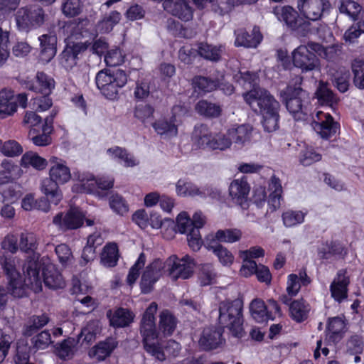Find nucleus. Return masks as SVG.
I'll use <instances>...</instances> for the list:
<instances>
[{
	"mask_svg": "<svg viewBox=\"0 0 364 364\" xmlns=\"http://www.w3.org/2000/svg\"><path fill=\"white\" fill-rule=\"evenodd\" d=\"M21 165L25 168L32 166L37 170H43L46 167L47 161L36 152L27 151L21 159Z\"/></svg>",
	"mask_w": 364,
	"mask_h": 364,
	"instance_id": "de8ad7c7",
	"label": "nucleus"
},
{
	"mask_svg": "<svg viewBox=\"0 0 364 364\" xmlns=\"http://www.w3.org/2000/svg\"><path fill=\"white\" fill-rule=\"evenodd\" d=\"M82 48L80 43L67 46L60 55V63L66 70L72 69L76 65L78 55Z\"/></svg>",
	"mask_w": 364,
	"mask_h": 364,
	"instance_id": "72a5a7b5",
	"label": "nucleus"
},
{
	"mask_svg": "<svg viewBox=\"0 0 364 364\" xmlns=\"http://www.w3.org/2000/svg\"><path fill=\"white\" fill-rule=\"evenodd\" d=\"M250 311L252 318L257 323H264L269 319H274L272 311H269L264 302L259 299H255L251 301Z\"/></svg>",
	"mask_w": 364,
	"mask_h": 364,
	"instance_id": "473e14b6",
	"label": "nucleus"
},
{
	"mask_svg": "<svg viewBox=\"0 0 364 364\" xmlns=\"http://www.w3.org/2000/svg\"><path fill=\"white\" fill-rule=\"evenodd\" d=\"M235 45L237 47L256 48L262 39L259 29L256 26L253 28L251 33L243 28H240L235 31Z\"/></svg>",
	"mask_w": 364,
	"mask_h": 364,
	"instance_id": "393cba45",
	"label": "nucleus"
},
{
	"mask_svg": "<svg viewBox=\"0 0 364 364\" xmlns=\"http://www.w3.org/2000/svg\"><path fill=\"white\" fill-rule=\"evenodd\" d=\"M107 316L110 325L114 328H124L129 326L134 320V314L127 309L119 308L114 311L109 310Z\"/></svg>",
	"mask_w": 364,
	"mask_h": 364,
	"instance_id": "c756f323",
	"label": "nucleus"
},
{
	"mask_svg": "<svg viewBox=\"0 0 364 364\" xmlns=\"http://www.w3.org/2000/svg\"><path fill=\"white\" fill-rule=\"evenodd\" d=\"M197 51L205 59L216 62L220 60L222 47L202 43L199 44Z\"/></svg>",
	"mask_w": 364,
	"mask_h": 364,
	"instance_id": "8fccbe9b",
	"label": "nucleus"
},
{
	"mask_svg": "<svg viewBox=\"0 0 364 364\" xmlns=\"http://www.w3.org/2000/svg\"><path fill=\"white\" fill-rule=\"evenodd\" d=\"M21 187L16 184L8 186L2 191L3 202L15 203L21 196Z\"/></svg>",
	"mask_w": 364,
	"mask_h": 364,
	"instance_id": "0e129e2a",
	"label": "nucleus"
},
{
	"mask_svg": "<svg viewBox=\"0 0 364 364\" xmlns=\"http://www.w3.org/2000/svg\"><path fill=\"white\" fill-rule=\"evenodd\" d=\"M294 65L300 69L302 73L311 72L320 68V60L316 53L312 51L306 45H301L292 52Z\"/></svg>",
	"mask_w": 364,
	"mask_h": 364,
	"instance_id": "9b49d317",
	"label": "nucleus"
},
{
	"mask_svg": "<svg viewBox=\"0 0 364 364\" xmlns=\"http://www.w3.org/2000/svg\"><path fill=\"white\" fill-rule=\"evenodd\" d=\"M0 265L8 279V290L13 296L17 298L24 296L26 287L30 288L34 292L39 291L35 290L32 285L28 284V277L24 271L25 279H22L21 274L16 269V258L11 256H4L0 259Z\"/></svg>",
	"mask_w": 364,
	"mask_h": 364,
	"instance_id": "1a4fd4ad",
	"label": "nucleus"
},
{
	"mask_svg": "<svg viewBox=\"0 0 364 364\" xmlns=\"http://www.w3.org/2000/svg\"><path fill=\"white\" fill-rule=\"evenodd\" d=\"M154 108L148 104H140L134 109V117L143 123L151 120L154 117Z\"/></svg>",
	"mask_w": 364,
	"mask_h": 364,
	"instance_id": "bf43d9fd",
	"label": "nucleus"
},
{
	"mask_svg": "<svg viewBox=\"0 0 364 364\" xmlns=\"http://www.w3.org/2000/svg\"><path fill=\"white\" fill-rule=\"evenodd\" d=\"M171 118L170 121L166 119H159L153 123V127L155 131L161 135L176 136L178 133L177 124Z\"/></svg>",
	"mask_w": 364,
	"mask_h": 364,
	"instance_id": "864d4df0",
	"label": "nucleus"
},
{
	"mask_svg": "<svg viewBox=\"0 0 364 364\" xmlns=\"http://www.w3.org/2000/svg\"><path fill=\"white\" fill-rule=\"evenodd\" d=\"M82 186L88 192H92L97 187L101 190H109L114 186V178L109 176H103L95 178L92 175L81 174L78 176Z\"/></svg>",
	"mask_w": 364,
	"mask_h": 364,
	"instance_id": "a878e982",
	"label": "nucleus"
},
{
	"mask_svg": "<svg viewBox=\"0 0 364 364\" xmlns=\"http://www.w3.org/2000/svg\"><path fill=\"white\" fill-rule=\"evenodd\" d=\"M46 14L42 8L37 6H23L15 14V20L18 29L28 32L32 28L42 26Z\"/></svg>",
	"mask_w": 364,
	"mask_h": 364,
	"instance_id": "9d476101",
	"label": "nucleus"
},
{
	"mask_svg": "<svg viewBox=\"0 0 364 364\" xmlns=\"http://www.w3.org/2000/svg\"><path fill=\"white\" fill-rule=\"evenodd\" d=\"M298 7L306 19L315 21L329 13L331 4L328 0H302Z\"/></svg>",
	"mask_w": 364,
	"mask_h": 364,
	"instance_id": "4468645a",
	"label": "nucleus"
},
{
	"mask_svg": "<svg viewBox=\"0 0 364 364\" xmlns=\"http://www.w3.org/2000/svg\"><path fill=\"white\" fill-rule=\"evenodd\" d=\"M218 319L220 324L228 328L233 336H243L242 302L240 300L220 302Z\"/></svg>",
	"mask_w": 364,
	"mask_h": 364,
	"instance_id": "39448f33",
	"label": "nucleus"
},
{
	"mask_svg": "<svg viewBox=\"0 0 364 364\" xmlns=\"http://www.w3.org/2000/svg\"><path fill=\"white\" fill-rule=\"evenodd\" d=\"M196 111L200 115L207 117H218L220 115L222 109L218 104L201 100L195 107Z\"/></svg>",
	"mask_w": 364,
	"mask_h": 364,
	"instance_id": "a18cd8bd",
	"label": "nucleus"
},
{
	"mask_svg": "<svg viewBox=\"0 0 364 364\" xmlns=\"http://www.w3.org/2000/svg\"><path fill=\"white\" fill-rule=\"evenodd\" d=\"M253 128L247 124L234 125L227 130L225 134H213L203 124L196 125L192 133L193 145L196 148L208 151H224L232 144L242 147L251 141Z\"/></svg>",
	"mask_w": 364,
	"mask_h": 364,
	"instance_id": "f257e3e1",
	"label": "nucleus"
},
{
	"mask_svg": "<svg viewBox=\"0 0 364 364\" xmlns=\"http://www.w3.org/2000/svg\"><path fill=\"white\" fill-rule=\"evenodd\" d=\"M307 211L298 210H287L282 215L284 225L287 228H292L304 222Z\"/></svg>",
	"mask_w": 364,
	"mask_h": 364,
	"instance_id": "c03bdc74",
	"label": "nucleus"
},
{
	"mask_svg": "<svg viewBox=\"0 0 364 364\" xmlns=\"http://www.w3.org/2000/svg\"><path fill=\"white\" fill-rule=\"evenodd\" d=\"M33 348L36 351L44 350L51 343V336L48 331H43L31 339Z\"/></svg>",
	"mask_w": 364,
	"mask_h": 364,
	"instance_id": "e2e57ef3",
	"label": "nucleus"
},
{
	"mask_svg": "<svg viewBox=\"0 0 364 364\" xmlns=\"http://www.w3.org/2000/svg\"><path fill=\"white\" fill-rule=\"evenodd\" d=\"M241 237L242 232L238 229L219 230L216 232L215 235H208L206 238V242L210 240L212 242L219 241L222 242L233 243L239 241Z\"/></svg>",
	"mask_w": 364,
	"mask_h": 364,
	"instance_id": "4c0bfd02",
	"label": "nucleus"
},
{
	"mask_svg": "<svg viewBox=\"0 0 364 364\" xmlns=\"http://www.w3.org/2000/svg\"><path fill=\"white\" fill-rule=\"evenodd\" d=\"M288 111L299 119H306L311 114L309 97L305 90L299 86L288 85L280 93Z\"/></svg>",
	"mask_w": 364,
	"mask_h": 364,
	"instance_id": "0eeeda50",
	"label": "nucleus"
},
{
	"mask_svg": "<svg viewBox=\"0 0 364 364\" xmlns=\"http://www.w3.org/2000/svg\"><path fill=\"white\" fill-rule=\"evenodd\" d=\"M109 205L112 210L121 216L129 212V205L124 197L119 193H112L109 197Z\"/></svg>",
	"mask_w": 364,
	"mask_h": 364,
	"instance_id": "603ef678",
	"label": "nucleus"
},
{
	"mask_svg": "<svg viewBox=\"0 0 364 364\" xmlns=\"http://www.w3.org/2000/svg\"><path fill=\"white\" fill-rule=\"evenodd\" d=\"M41 268L43 269V282L46 287L51 289H62L65 287V283L63 276L55 266L50 263L48 258L46 260L45 264L41 262Z\"/></svg>",
	"mask_w": 364,
	"mask_h": 364,
	"instance_id": "412c9836",
	"label": "nucleus"
},
{
	"mask_svg": "<svg viewBox=\"0 0 364 364\" xmlns=\"http://www.w3.org/2000/svg\"><path fill=\"white\" fill-rule=\"evenodd\" d=\"M344 328L345 323L341 318L334 317L329 319L327 326L329 341H332L334 343L340 341L343 337Z\"/></svg>",
	"mask_w": 364,
	"mask_h": 364,
	"instance_id": "a19ab883",
	"label": "nucleus"
},
{
	"mask_svg": "<svg viewBox=\"0 0 364 364\" xmlns=\"http://www.w3.org/2000/svg\"><path fill=\"white\" fill-rule=\"evenodd\" d=\"M318 100L321 104L330 105L336 102V98L333 92L329 89L328 85L323 82L319 83V85L316 92Z\"/></svg>",
	"mask_w": 364,
	"mask_h": 364,
	"instance_id": "6e6d98bb",
	"label": "nucleus"
},
{
	"mask_svg": "<svg viewBox=\"0 0 364 364\" xmlns=\"http://www.w3.org/2000/svg\"><path fill=\"white\" fill-rule=\"evenodd\" d=\"M205 246L208 250L213 251L223 265L228 266L233 262L234 257L232 254L218 242H212L210 241L208 243V242Z\"/></svg>",
	"mask_w": 364,
	"mask_h": 364,
	"instance_id": "37998d69",
	"label": "nucleus"
},
{
	"mask_svg": "<svg viewBox=\"0 0 364 364\" xmlns=\"http://www.w3.org/2000/svg\"><path fill=\"white\" fill-rule=\"evenodd\" d=\"M198 279L200 286L213 284L216 280V272L211 264H201L198 269Z\"/></svg>",
	"mask_w": 364,
	"mask_h": 364,
	"instance_id": "09e8293b",
	"label": "nucleus"
},
{
	"mask_svg": "<svg viewBox=\"0 0 364 364\" xmlns=\"http://www.w3.org/2000/svg\"><path fill=\"white\" fill-rule=\"evenodd\" d=\"M204 223L205 220L201 212L195 213L192 220L186 212L181 213L176 218L178 231L187 235L188 244L193 251L199 250L203 243L199 229Z\"/></svg>",
	"mask_w": 364,
	"mask_h": 364,
	"instance_id": "423d86ee",
	"label": "nucleus"
},
{
	"mask_svg": "<svg viewBox=\"0 0 364 364\" xmlns=\"http://www.w3.org/2000/svg\"><path fill=\"white\" fill-rule=\"evenodd\" d=\"M1 166V171L5 174V178L9 180L17 178L21 172L19 166L11 160H4Z\"/></svg>",
	"mask_w": 364,
	"mask_h": 364,
	"instance_id": "774afa93",
	"label": "nucleus"
},
{
	"mask_svg": "<svg viewBox=\"0 0 364 364\" xmlns=\"http://www.w3.org/2000/svg\"><path fill=\"white\" fill-rule=\"evenodd\" d=\"M85 215L78 208H70L63 217V213H58L53 220L54 225L60 230H73L80 228L82 223Z\"/></svg>",
	"mask_w": 364,
	"mask_h": 364,
	"instance_id": "2eb2a0df",
	"label": "nucleus"
},
{
	"mask_svg": "<svg viewBox=\"0 0 364 364\" xmlns=\"http://www.w3.org/2000/svg\"><path fill=\"white\" fill-rule=\"evenodd\" d=\"M310 311L309 304L303 299L293 301L290 304L289 313L291 318L298 323L305 321Z\"/></svg>",
	"mask_w": 364,
	"mask_h": 364,
	"instance_id": "c9c22d12",
	"label": "nucleus"
},
{
	"mask_svg": "<svg viewBox=\"0 0 364 364\" xmlns=\"http://www.w3.org/2000/svg\"><path fill=\"white\" fill-rule=\"evenodd\" d=\"M176 188L177 194L180 196L193 197L198 196L205 198L208 196H211L214 193L213 189L208 186L199 188L193 183L183 179L178 181Z\"/></svg>",
	"mask_w": 364,
	"mask_h": 364,
	"instance_id": "b1692460",
	"label": "nucleus"
},
{
	"mask_svg": "<svg viewBox=\"0 0 364 364\" xmlns=\"http://www.w3.org/2000/svg\"><path fill=\"white\" fill-rule=\"evenodd\" d=\"M192 85L195 90L207 93L216 90L219 87V80L212 77L197 75L193 78Z\"/></svg>",
	"mask_w": 364,
	"mask_h": 364,
	"instance_id": "e433bc0d",
	"label": "nucleus"
},
{
	"mask_svg": "<svg viewBox=\"0 0 364 364\" xmlns=\"http://www.w3.org/2000/svg\"><path fill=\"white\" fill-rule=\"evenodd\" d=\"M351 67L355 85L360 89H364V60L355 59Z\"/></svg>",
	"mask_w": 364,
	"mask_h": 364,
	"instance_id": "4d7b16f0",
	"label": "nucleus"
},
{
	"mask_svg": "<svg viewBox=\"0 0 364 364\" xmlns=\"http://www.w3.org/2000/svg\"><path fill=\"white\" fill-rule=\"evenodd\" d=\"M249 191L250 186L245 180H234L229 187L230 196L235 203L240 205L242 208H247V198Z\"/></svg>",
	"mask_w": 364,
	"mask_h": 364,
	"instance_id": "bb28decb",
	"label": "nucleus"
},
{
	"mask_svg": "<svg viewBox=\"0 0 364 364\" xmlns=\"http://www.w3.org/2000/svg\"><path fill=\"white\" fill-rule=\"evenodd\" d=\"M158 306L152 302L143 314L140 325V334L144 350L159 361L166 360V355L162 346L156 341L158 333L156 329L154 315Z\"/></svg>",
	"mask_w": 364,
	"mask_h": 364,
	"instance_id": "20e7f679",
	"label": "nucleus"
},
{
	"mask_svg": "<svg viewBox=\"0 0 364 364\" xmlns=\"http://www.w3.org/2000/svg\"><path fill=\"white\" fill-rule=\"evenodd\" d=\"M279 18L294 31L304 33L309 30L310 23L299 16L297 11L291 6L282 7Z\"/></svg>",
	"mask_w": 364,
	"mask_h": 364,
	"instance_id": "a211bd4d",
	"label": "nucleus"
},
{
	"mask_svg": "<svg viewBox=\"0 0 364 364\" xmlns=\"http://www.w3.org/2000/svg\"><path fill=\"white\" fill-rule=\"evenodd\" d=\"M107 153L113 159H118L126 167H133L138 164L135 158L125 149L114 146L107 149Z\"/></svg>",
	"mask_w": 364,
	"mask_h": 364,
	"instance_id": "ea45409f",
	"label": "nucleus"
},
{
	"mask_svg": "<svg viewBox=\"0 0 364 364\" xmlns=\"http://www.w3.org/2000/svg\"><path fill=\"white\" fill-rule=\"evenodd\" d=\"M170 259H173V263L169 270V274L173 279H186L192 276L194 262L189 255H185L181 259H178L176 256Z\"/></svg>",
	"mask_w": 364,
	"mask_h": 364,
	"instance_id": "dca6fc26",
	"label": "nucleus"
},
{
	"mask_svg": "<svg viewBox=\"0 0 364 364\" xmlns=\"http://www.w3.org/2000/svg\"><path fill=\"white\" fill-rule=\"evenodd\" d=\"M146 262V256L142 252L139 255L134 264L129 269L127 277V283L131 286L135 283L139 275L140 269L144 266Z\"/></svg>",
	"mask_w": 364,
	"mask_h": 364,
	"instance_id": "052dcab7",
	"label": "nucleus"
},
{
	"mask_svg": "<svg viewBox=\"0 0 364 364\" xmlns=\"http://www.w3.org/2000/svg\"><path fill=\"white\" fill-rule=\"evenodd\" d=\"M161 276V266L159 262H154L146 267L140 282L141 291L144 294L149 293L154 284Z\"/></svg>",
	"mask_w": 364,
	"mask_h": 364,
	"instance_id": "cd10ccee",
	"label": "nucleus"
},
{
	"mask_svg": "<svg viewBox=\"0 0 364 364\" xmlns=\"http://www.w3.org/2000/svg\"><path fill=\"white\" fill-rule=\"evenodd\" d=\"M119 251L115 243H109L103 248L101 253V263L107 267H114L118 261Z\"/></svg>",
	"mask_w": 364,
	"mask_h": 364,
	"instance_id": "49530a36",
	"label": "nucleus"
},
{
	"mask_svg": "<svg viewBox=\"0 0 364 364\" xmlns=\"http://www.w3.org/2000/svg\"><path fill=\"white\" fill-rule=\"evenodd\" d=\"M121 18L120 13L114 11H112L108 16L104 17L98 23V29L102 33H109L113 27L119 23Z\"/></svg>",
	"mask_w": 364,
	"mask_h": 364,
	"instance_id": "5fc2aeb1",
	"label": "nucleus"
},
{
	"mask_svg": "<svg viewBox=\"0 0 364 364\" xmlns=\"http://www.w3.org/2000/svg\"><path fill=\"white\" fill-rule=\"evenodd\" d=\"M50 177L60 184L68 182L71 178V173L66 163L55 157L50 159Z\"/></svg>",
	"mask_w": 364,
	"mask_h": 364,
	"instance_id": "c85d7f7f",
	"label": "nucleus"
},
{
	"mask_svg": "<svg viewBox=\"0 0 364 364\" xmlns=\"http://www.w3.org/2000/svg\"><path fill=\"white\" fill-rule=\"evenodd\" d=\"M243 98L252 110L262 115V124L266 132H272L279 128L280 105L267 90L254 87L243 94Z\"/></svg>",
	"mask_w": 364,
	"mask_h": 364,
	"instance_id": "f03ea898",
	"label": "nucleus"
},
{
	"mask_svg": "<svg viewBox=\"0 0 364 364\" xmlns=\"http://www.w3.org/2000/svg\"><path fill=\"white\" fill-rule=\"evenodd\" d=\"M346 270L340 269L330 285L331 296L338 302H341L348 296V287L350 284Z\"/></svg>",
	"mask_w": 364,
	"mask_h": 364,
	"instance_id": "aec40b11",
	"label": "nucleus"
},
{
	"mask_svg": "<svg viewBox=\"0 0 364 364\" xmlns=\"http://www.w3.org/2000/svg\"><path fill=\"white\" fill-rule=\"evenodd\" d=\"M124 56L119 48L108 50L105 55V62L107 66L114 67L124 63Z\"/></svg>",
	"mask_w": 364,
	"mask_h": 364,
	"instance_id": "338daca9",
	"label": "nucleus"
},
{
	"mask_svg": "<svg viewBox=\"0 0 364 364\" xmlns=\"http://www.w3.org/2000/svg\"><path fill=\"white\" fill-rule=\"evenodd\" d=\"M339 11L355 19L361 11V6L353 0H340Z\"/></svg>",
	"mask_w": 364,
	"mask_h": 364,
	"instance_id": "13d9d810",
	"label": "nucleus"
},
{
	"mask_svg": "<svg viewBox=\"0 0 364 364\" xmlns=\"http://www.w3.org/2000/svg\"><path fill=\"white\" fill-rule=\"evenodd\" d=\"M77 342L73 338H68L55 346L56 355L63 360L71 359L77 351Z\"/></svg>",
	"mask_w": 364,
	"mask_h": 364,
	"instance_id": "58836bf2",
	"label": "nucleus"
},
{
	"mask_svg": "<svg viewBox=\"0 0 364 364\" xmlns=\"http://www.w3.org/2000/svg\"><path fill=\"white\" fill-rule=\"evenodd\" d=\"M311 126L314 131L324 139L334 136L339 129V124L328 113L318 111L312 115Z\"/></svg>",
	"mask_w": 364,
	"mask_h": 364,
	"instance_id": "ddd939ff",
	"label": "nucleus"
},
{
	"mask_svg": "<svg viewBox=\"0 0 364 364\" xmlns=\"http://www.w3.org/2000/svg\"><path fill=\"white\" fill-rule=\"evenodd\" d=\"M118 345L115 338H107L105 341L100 342L89 351V356L102 361L109 357Z\"/></svg>",
	"mask_w": 364,
	"mask_h": 364,
	"instance_id": "7c9ffc66",
	"label": "nucleus"
},
{
	"mask_svg": "<svg viewBox=\"0 0 364 364\" xmlns=\"http://www.w3.org/2000/svg\"><path fill=\"white\" fill-rule=\"evenodd\" d=\"M321 159V155L317 153L312 147H306L301 151L300 162L304 166H310L315 162L319 161Z\"/></svg>",
	"mask_w": 364,
	"mask_h": 364,
	"instance_id": "69168bd1",
	"label": "nucleus"
},
{
	"mask_svg": "<svg viewBox=\"0 0 364 364\" xmlns=\"http://www.w3.org/2000/svg\"><path fill=\"white\" fill-rule=\"evenodd\" d=\"M19 250L28 254L23 269L28 277L27 282L32 285L35 290L41 291L42 282L40 277L41 262L46 263L47 257H41L36 252L38 246V238L33 232H26L20 234L18 240Z\"/></svg>",
	"mask_w": 364,
	"mask_h": 364,
	"instance_id": "7ed1b4c3",
	"label": "nucleus"
},
{
	"mask_svg": "<svg viewBox=\"0 0 364 364\" xmlns=\"http://www.w3.org/2000/svg\"><path fill=\"white\" fill-rule=\"evenodd\" d=\"M309 46L316 55L328 63H336L342 57L343 46L341 43H335L328 46L309 41Z\"/></svg>",
	"mask_w": 364,
	"mask_h": 364,
	"instance_id": "f3484780",
	"label": "nucleus"
},
{
	"mask_svg": "<svg viewBox=\"0 0 364 364\" xmlns=\"http://www.w3.org/2000/svg\"><path fill=\"white\" fill-rule=\"evenodd\" d=\"M28 97L24 92L14 95L11 90L0 91V118L5 119L17 112V104L25 109L27 107Z\"/></svg>",
	"mask_w": 364,
	"mask_h": 364,
	"instance_id": "f8f14e48",
	"label": "nucleus"
},
{
	"mask_svg": "<svg viewBox=\"0 0 364 364\" xmlns=\"http://www.w3.org/2000/svg\"><path fill=\"white\" fill-rule=\"evenodd\" d=\"M0 150L4 155L14 157L22 154L23 147L16 141L9 140L2 143Z\"/></svg>",
	"mask_w": 364,
	"mask_h": 364,
	"instance_id": "680f3d73",
	"label": "nucleus"
},
{
	"mask_svg": "<svg viewBox=\"0 0 364 364\" xmlns=\"http://www.w3.org/2000/svg\"><path fill=\"white\" fill-rule=\"evenodd\" d=\"M223 342V329L215 327L205 328L198 341L200 347L205 350L215 349Z\"/></svg>",
	"mask_w": 364,
	"mask_h": 364,
	"instance_id": "6ab92c4d",
	"label": "nucleus"
},
{
	"mask_svg": "<svg viewBox=\"0 0 364 364\" xmlns=\"http://www.w3.org/2000/svg\"><path fill=\"white\" fill-rule=\"evenodd\" d=\"M164 9L178 18L188 21L193 17V11L186 0H164Z\"/></svg>",
	"mask_w": 364,
	"mask_h": 364,
	"instance_id": "4be33fe9",
	"label": "nucleus"
},
{
	"mask_svg": "<svg viewBox=\"0 0 364 364\" xmlns=\"http://www.w3.org/2000/svg\"><path fill=\"white\" fill-rule=\"evenodd\" d=\"M54 87V79L43 72H38L35 82L28 87L29 90L46 95H49Z\"/></svg>",
	"mask_w": 364,
	"mask_h": 364,
	"instance_id": "2f4dec72",
	"label": "nucleus"
},
{
	"mask_svg": "<svg viewBox=\"0 0 364 364\" xmlns=\"http://www.w3.org/2000/svg\"><path fill=\"white\" fill-rule=\"evenodd\" d=\"M59 185L60 184L50 177L43 179L41 183L42 192L46 196L49 202L55 205H58L63 198Z\"/></svg>",
	"mask_w": 364,
	"mask_h": 364,
	"instance_id": "f704fd0d",
	"label": "nucleus"
},
{
	"mask_svg": "<svg viewBox=\"0 0 364 364\" xmlns=\"http://www.w3.org/2000/svg\"><path fill=\"white\" fill-rule=\"evenodd\" d=\"M49 321V318L46 314L40 316H33L30 318L28 323L25 326L23 335L31 336L40 328L45 326Z\"/></svg>",
	"mask_w": 364,
	"mask_h": 364,
	"instance_id": "3c124183",
	"label": "nucleus"
},
{
	"mask_svg": "<svg viewBox=\"0 0 364 364\" xmlns=\"http://www.w3.org/2000/svg\"><path fill=\"white\" fill-rule=\"evenodd\" d=\"M95 82L101 93L107 99H115L120 88L127 82V75L121 69H105L99 71Z\"/></svg>",
	"mask_w": 364,
	"mask_h": 364,
	"instance_id": "6e6552de",
	"label": "nucleus"
},
{
	"mask_svg": "<svg viewBox=\"0 0 364 364\" xmlns=\"http://www.w3.org/2000/svg\"><path fill=\"white\" fill-rule=\"evenodd\" d=\"M177 325L176 318L168 310H164L159 315V330L164 336H171Z\"/></svg>",
	"mask_w": 364,
	"mask_h": 364,
	"instance_id": "79ce46f5",
	"label": "nucleus"
},
{
	"mask_svg": "<svg viewBox=\"0 0 364 364\" xmlns=\"http://www.w3.org/2000/svg\"><path fill=\"white\" fill-rule=\"evenodd\" d=\"M40 41V60L43 63L50 62L57 53V37L52 34H43L38 37Z\"/></svg>",
	"mask_w": 364,
	"mask_h": 364,
	"instance_id": "5701e85b",
	"label": "nucleus"
}]
</instances>
